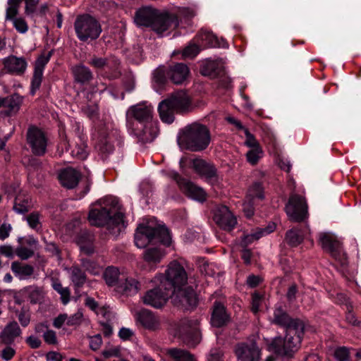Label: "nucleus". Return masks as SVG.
Wrapping results in <instances>:
<instances>
[{"label":"nucleus","mask_w":361,"mask_h":361,"mask_svg":"<svg viewBox=\"0 0 361 361\" xmlns=\"http://www.w3.org/2000/svg\"><path fill=\"white\" fill-rule=\"evenodd\" d=\"M195 16V11L188 7L179 8L175 14L145 6L135 11L133 23H181L183 20H192Z\"/></svg>","instance_id":"obj_1"},{"label":"nucleus","mask_w":361,"mask_h":361,"mask_svg":"<svg viewBox=\"0 0 361 361\" xmlns=\"http://www.w3.org/2000/svg\"><path fill=\"white\" fill-rule=\"evenodd\" d=\"M135 244L139 248H145L151 244L160 243L170 246L171 236L165 225L153 222L140 224L134 235Z\"/></svg>","instance_id":"obj_2"},{"label":"nucleus","mask_w":361,"mask_h":361,"mask_svg":"<svg viewBox=\"0 0 361 361\" xmlns=\"http://www.w3.org/2000/svg\"><path fill=\"white\" fill-rule=\"evenodd\" d=\"M210 142L211 134L209 128L197 122L186 126L178 137L179 144L191 152L204 150Z\"/></svg>","instance_id":"obj_3"},{"label":"nucleus","mask_w":361,"mask_h":361,"mask_svg":"<svg viewBox=\"0 0 361 361\" xmlns=\"http://www.w3.org/2000/svg\"><path fill=\"white\" fill-rule=\"evenodd\" d=\"M305 332H286L285 337H274L267 345V350L276 356L291 359L301 346Z\"/></svg>","instance_id":"obj_4"},{"label":"nucleus","mask_w":361,"mask_h":361,"mask_svg":"<svg viewBox=\"0 0 361 361\" xmlns=\"http://www.w3.org/2000/svg\"><path fill=\"white\" fill-rule=\"evenodd\" d=\"M125 215L122 212H114L106 207L92 209L88 214L90 224L97 227L106 226L112 233H120L121 228H125Z\"/></svg>","instance_id":"obj_5"},{"label":"nucleus","mask_w":361,"mask_h":361,"mask_svg":"<svg viewBox=\"0 0 361 361\" xmlns=\"http://www.w3.org/2000/svg\"><path fill=\"white\" fill-rule=\"evenodd\" d=\"M188 281L187 273L183 267L176 261L169 264L165 273V278L161 282L174 294L177 288L185 285Z\"/></svg>","instance_id":"obj_6"},{"label":"nucleus","mask_w":361,"mask_h":361,"mask_svg":"<svg viewBox=\"0 0 361 361\" xmlns=\"http://www.w3.org/2000/svg\"><path fill=\"white\" fill-rule=\"evenodd\" d=\"M178 337L190 348L195 347L201 341V334L197 320L182 319L178 327Z\"/></svg>","instance_id":"obj_7"},{"label":"nucleus","mask_w":361,"mask_h":361,"mask_svg":"<svg viewBox=\"0 0 361 361\" xmlns=\"http://www.w3.org/2000/svg\"><path fill=\"white\" fill-rule=\"evenodd\" d=\"M285 209L289 219L293 222H302L308 215L307 204L305 197L297 194L290 196Z\"/></svg>","instance_id":"obj_8"},{"label":"nucleus","mask_w":361,"mask_h":361,"mask_svg":"<svg viewBox=\"0 0 361 361\" xmlns=\"http://www.w3.org/2000/svg\"><path fill=\"white\" fill-rule=\"evenodd\" d=\"M271 323L286 329V332H305V323L299 318L291 317L281 307L274 312Z\"/></svg>","instance_id":"obj_9"},{"label":"nucleus","mask_w":361,"mask_h":361,"mask_svg":"<svg viewBox=\"0 0 361 361\" xmlns=\"http://www.w3.org/2000/svg\"><path fill=\"white\" fill-rule=\"evenodd\" d=\"M171 298L173 305L183 311L194 310L199 301L196 292L190 286L177 288Z\"/></svg>","instance_id":"obj_10"},{"label":"nucleus","mask_w":361,"mask_h":361,"mask_svg":"<svg viewBox=\"0 0 361 361\" xmlns=\"http://www.w3.org/2000/svg\"><path fill=\"white\" fill-rule=\"evenodd\" d=\"M27 143L35 156H43L47 152V137L44 131L36 126H31L26 134Z\"/></svg>","instance_id":"obj_11"},{"label":"nucleus","mask_w":361,"mask_h":361,"mask_svg":"<svg viewBox=\"0 0 361 361\" xmlns=\"http://www.w3.org/2000/svg\"><path fill=\"white\" fill-rule=\"evenodd\" d=\"M161 282L156 288L149 290L143 296V302L154 308H161L173 295Z\"/></svg>","instance_id":"obj_12"},{"label":"nucleus","mask_w":361,"mask_h":361,"mask_svg":"<svg viewBox=\"0 0 361 361\" xmlns=\"http://www.w3.org/2000/svg\"><path fill=\"white\" fill-rule=\"evenodd\" d=\"M234 353L238 361L261 360L262 350L255 339L237 343Z\"/></svg>","instance_id":"obj_13"},{"label":"nucleus","mask_w":361,"mask_h":361,"mask_svg":"<svg viewBox=\"0 0 361 361\" xmlns=\"http://www.w3.org/2000/svg\"><path fill=\"white\" fill-rule=\"evenodd\" d=\"M171 176L187 197L202 203L207 200V195L203 188L181 177L176 172L172 173Z\"/></svg>","instance_id":"obj_14"},{"label":"nucleus","mask_w":361,"mask_h":361,"mask_svg":"<svg viewBox=\"0 0 361 361\" xmlns=\"http://www.w3.org/2000/svg\"><path fill=\"white\" fill-rule=\"evenodd\" d=\"M116 133L111 124H104L100 127L98 142L95 147L102 159L106 158L114 151V147L112 142Z\"/></svg>","instance_id":"obj_15"},{"label":"nucleus","mask_w":361,"mask_h":361,"mask_svg":"<svg viewBox=\"0 0 361 361\" xmlns=\"http://www.w3.org/2000/svg\"><path fill=\"white\" fill-rule=\"evenodd\" d=\"M319 242L322 247L335 259L341 262L342 264H345L346 259L343 253L341 243L334 235L329 233H322L319 236Z\"/></svg>","instance_id":"obj_16"},{"label":"nucleus","mask_w":361,"mask_h":361,"mask_svg":"<svg viewBox=\"0 0 361 361\" xmlns=\"http://www.w3.org/2000/svg\"><path fill=\"white\" fill-rule=\"evenodd\" d=\"M214 221L222 229L232 231L237 224V219L226 206H221L216 209Z\"/></svg>","instance_id":"obj_17"},{"label":"nucleus","mask_w":361,"mask_h":361,"mask_svg":"<svg viewBox=\"0 0 361 361\" xmlns=\"http://www.w3.org/2000/svg\"><path fill=\"white\" fill-rule=\"evenodd\" d=\"M52 55V51L47 53V55L41 54L35 61L34 73L31 82V94H35L37 90H39L42 81L43 71L49 61Z\"/></svg>","instance_id":"obj_18"},{"label":"nucleus","mask_w":361,"mask_h":361,"mask_svg":"<svg viewBox=\"0 0 361 361\" xmlns=\"http://www.w3.org/2000/svg\"><path fill=\"white\" fill-rule=\"evenodd\" d=\"M152 109L145 104H138L130 106L126 113V118L128 123L135 119L140 123H147L152 120Z\"/></svg>","instance_id":"obj_19"},{"label":"nucleus","mask_w":361,"mask_h":361,"mask_svg":"<svg viewBox=\"0 0 361 361\" xmlns=\"http://www.w3.org/2000/svg\"><path fill=\"white\" fill-rule=\"evenodd\" d=\"M231 322V316L227 312L226 307L219 301H215L212 306L211 324L213 326L221 328L226 326Z\"/></svg>","instance_id":"obj_20"},{"label":"nucleus","mask_w":361,"mask_h":361,"mask_svg":"<svg viewBox=\"0 0 361 361\" xmlns=\"http://www.w3.org/2000/svg\"><path fill=\"white\" fill-rule=\"evenodd\" d=\"M166 99L176 109V113L188 111L191 106V99L185 90L175 92Z\"/></svg>","instance_id":"obj_21"},{"label":"nucleus","mask_w":361,"mask_h":361,"mask_svg":"<svg viewBox=\"0 0 361 361\" xmlns=\"http://www.w3.org/2000/svg\"><path fill=\"white\" fill-rule=\"evenodd\" d=\"M95 237L93 233L87 230H81L75 237V242L80 250L87 255L94 252V243Z\"/></svg>","instance_id":"obj_22"},{"label":"nucleus","mask_w":361,"mask_h":361,"mask_svg":"<svg viewBox=\"0 0 361 361\" xmlns=\"http://www.w3.org/2000/svg\"><path fill=\"white\" fill-rule=\"evenodd\" d=\"M75 30L81 41L97 39L102 32L100 24H75Z\"/></svg>","instance_id":"obj_23"},{"label":"nucleus","mask_w":361,"mask_h":361,"mask_svg":"<svg viewBox=\"0 0 361 361\" xmlns=\"http://www.w3.org/2000/svg\"><path fill=\"white\" fill-rule=\"evenodd\" d=\"M81 178V173L72 167H68L61 171L59 179L63 187L67 189H73Z\"/></svg>","instance_id":"obj_24"},{"label":"nucleus","mask_w":361,"mask_h":361,"mask_svg":"<svg viewBox=\"0 0 361 361\" xmlns=\"http://www.w3.org/2000/svg\"><path fill=\"white\" fill-rule=\"evenodd\" d=\"M192 166L195 172L201 177L212 180L217 177V169L215 166L202 159H195Z\"/></svg>","instance_id":"obj_25"},{"label":"nucleus","mask_w":361,"mask_h":361,"mask_svg":"<svg viewBox=\"0 0 361 361\" xmlns=\"http://www.w3.org/2000/svg\"><path fill=\"white\" fill-rule=\"evenodd\" d=\"M189 73V68L183 63H176L171 66L168 70L169 78L176 85L182 84L187 79Z\"/></svg>","instance_id":"obj_26"},{"label":"nucleus","mask_w":361,"mask_h":361,"mask_svg":"<svg viewBox=\"0 0 361 361\" xmlns=\"http://www.w3.org/2000/svg\"><path fill=\"white\" fill-rule=\"evenodd\" d=\"M22 334L18 322L15 320L8 323L0 334L1 343L9 345L14 343L15 339Z\"/></svg>","instance_id":"obj_27"},{"label":"nucleus","mask_w":361,"mask_h":361,"mask_svg":"<svg viewBox=\"0 0 361 361\" xmlns=\"http://www.w3.org/2000/svg\"><path fill=\"white\" fill-rule=\"evenodd\" d=\"M4 68L10 73L22 75L26 70L27 62L23 57L11 55L4 59Z\"/></svg>","instance_id":"obj_28"},{"label":"nucleus","mask_w":361,"mask_h":361,"mask_svg":"<svg viewBox=\"0 0 361 361\" xmlns=\"http://www.w3.org/2000/svg\"><path fill=\"white\" fill-rule=\"evenodd\" d=\"M73 81L81 85L89 84L93 79L91 70L82 63L75 65L71 68Z\"/></svg>","instance_id":"obj_29"},{"label":"nucleus","mask_w":361,"mask_h":361,"mask_svg":"<svg viewBox=\"0 0 361 361\" xmlns=\"http://www.w3.org/2000/svg\"><path fill=\"white\" fill-rule=\"evenodd\" d=\"M200 73L204 76L214 79L224 73V67L219 61L207 60L200 66Z\"/></svg>","instance_id":"obj_30"},{"label":"nucleus","mask_w":361,"mask_h":361,"mask_svg":"<svg viewBox=\"0 0 361 361\" xmlns=\"http://www.w3.org/2000/svg\"><path fill=\"white\" fill-rule=\"evenodd\" d=\"M165 255L166 251L164 248L152 245L145 247L142 259L148 264H157L161 261Z\"/></svg>","instance_id":"obj_31"},{"label":"nucleus","mask_w":361,"mask_h":361,"mask_svg":"<svg viewBox=\"0 0 361 361\" xmlns=\"http://www.w3.org/2000/svg\"><path fill=\"white\" fill-rule=\"evenodd\" d=\"M137 320L143 327L150 330L155 329L159 325V319L147 309H142L137 313Z\"/></svg>","instance_id":"obj_32"},{"label":"nucleus","mask_w":361,"mask_h":361,"mask_svg":"<svg viewBox=\"0 0 361 361\" xmlns=\"http://www.w3.org/2000/svg\"><path fill=\"white\" fill-rule=\"evenodd\" d=\"M140 283L133 278H127L125 275H122L121 281L117 286V292L131 295L135 294L140 290Z\"/></svg>","instance_id":"obj_33"},{"label":"nucleus","mask_w":361,"mask_h":361,"mask_svg":"<svg viewBox=\"0 0 361 361\" xmlns=\"http://www.w3.org/2000/svg\"><path fill=\"white\" fill-rule=\"evenodd\" d=\"M24 0H8L6 9V20L12 23H26L21 17H18L19 8Z\"/></svg>","instance_id":"obj_34"},{"label":"nucleus","mask_w":361,"mask_h":361,"mask_svg":"<svg viewBox=\"0 0 361 361\" xmlns=\"http://www.w3.org/2000/svg\"><path fill=\"white\" fill-rule=\"evenodd\" d=\"M158 111L160 118L163 122L166 123H171L173 122L176 109L171 106L166 99L159 103Z\"/></svg>","instance_id":"obj_35"},{"label":"nucleus","mask_w":361,"mask_h":361,"mask_svg":"<svg viewBox=\"0 0 361 361\" xmlns=\"http://www.w3.org/2000/svg\"><path fill=\"white\" fill-rule=\"evenodd\" d=\"M196 43L204 47H214L217 45L216 37L210 31L201 29L194 38Z\"/></svg>","instance_id":"obj_36"},{"label":"nucleus","mask_w":361,"mask_h":361,"mask_svg":"<svg viewBox=\"0 0 361 361\" xmlns=\"http://www.w3.org/2000/svg\"><path fill=\"white\" fill-rule=\"evenodd\" d=\"M70 271L71 280L74 285L75 293H78L79 289L82 287L87 281V275L78 266H72L70 269Z\"/></svg>","instance_id":"obj_37"},{"label":"nucleus","mask_w":361,"mask_h":361,"mask_svg":"<svg viewBox=\"0 0 361 361\" xmlns=\"http://www.w3.org/2000/svg\"><path fill=\"white\" fill-rule=\"evenodd\" d=\"M122 275L118 268L108 267L103 274V278L109 286H115L117 290V286L121 281Z\"/></svg>","instance_id":"obj_38"},{"label":"nucleus","mask_w":361,"mask_h":361,"mask_svg":"<svg viewBox=\"0 0 361 361\" xmlns=\"http://www.w3.org/2000/svg\"><path fill=\"white\" fill-rule=\"evenodd\" d=\"M167 355L174 361H197L195 355L185 349L170 348L167 350Z\"/></svg>","instance_id":"obj_39"},{"label":"nucleus","mask_w":361,"mask_h":361,"mask_svg":"<svg viewBox=\"0 0 361 361\" xmlns=\"http://www.w3.org/2000/svg\"><path fill=\"white\" fill-rule=\"evenodd\" d=\"M11 270L20 279L30 277L34 273V267L30 264H23L15 261L11 263Z\"/></svg>","instance_id":"obj_40"},{"label":"nucleus","mask_w":361,"mask_h":361,"mask_svg":"<svg viewBox=\"0 0 361 361\" xmlns=\"http://www.w3.org/2000/svg\"><path fill=\"white\" fill-rule=\"evenodd\" d=\"M20 98L17 94L7 97L5 106L6 109L4 111V114L7 116H11L16 114L20 109Z\"/></svg>","instance_id":"obj_41"},{"label":"nucleus","mask_w":361,"mask_h":361,"mask_svg":"<svg viewBox=\"0 0 361 361\" xmlns=\"http://www.w3.org/2000/svg\"><path fill=\"white\" fill-rule=\"evenodd\" d=\"M286 242L291 247H297L303 241L300 231L296 228L287 231L285 236Z\"/></svg>","instance_id":"obj_42"},{"label":"nucleus","mask_w":361,"mask_h":361,"mask_svg":"<svg viewBox=\"0 0 361 361\" xmlns=\"http://www.w3.org/2000/svg\"><path fill=\"white\" fill-rule=\"evenodd\" d=\"M52 287L60 294L61 302L66 305L70 301V289L68 287L63 288L58 279H52Z\"/></svg>","instance_id":"obj_43"},{"label":"nucleus","mask_w":361,"mask_h":361,"mask_svg":"<svg viewBox=\"0 0 361 361\" xmlns=\"http://www.w3.org/2000/svg\"><path fill=\"white\" fill-rule=\"evenodd\" d=\"M264 197V188L262 184L260 182L254 183L247 190L246 199L255 201L256 198L262 200Z\"/></svg>","instance_id":"obj_44"},{"label":"nucleus","mask_w":361,"mask_h":361,"mask_svg":"<svg viewBox=\"0 0 361 361\" xmlns=\"http://www.w3.org/2000/svg\"><path fill=\"white\" fill-rule=\"evenodd\" d=\"M200 46L197 45L196 42L190 43L182 51H175L173 53V55L181 54L183 59H193L200 53Z\"/></svg>","instance_id":"obj_45"},{"label":"nucleus","mask_w":361,"mask_h":361,"mask_svg":"<svg viewBox=\"0 0 361 361\" xmlns=\"http://www.w3.org/2000/svg\"><path fill=\"white\" fill-rule=\"evenodd\" d=\"M30 202L27 198L17 196L15 199L13 209L19 214H25L30 209Z\"/></svg>","instance_id":"obj_46"},{"label":"nucleus","mask_w":361,"mask_h":361,"mask_svg":"<svg viewBox=\"0 0 361 361\" xmlns=\"http://www.w3.org/2000/svg\"><path fill=\"white\" fill-rule=\"evenodd\" d=\"M168 70L164 66H159L153 72V80L158 85H164L169 78Z\"/></svg>","instance_id":"obj_47"},{"label":"nucleus","mask_w":361,"mask_h":361,"mask_svg":"<svg viewBox=\"0 0 361 361\" xmlns=\"http://www.w3.org/2000/svg\"><path fill=\"white\" fill-rule=\"evenodd\" d=\"M143 30L154 31L159 37H162L164 32L169 29L170 24H137Z\"/></svg>","instance_id":"obj_48"},{"label":"nucleus","mask_w":361,"mask_h":361,"mask_svg":"<svg viewBox=\"0 0 361 361\" xmlns=\"http://www.w3.org/2000/svg\"><path fill=\"white\" fill-rule=\"evenodd\" d=\"M25 3V13L27 16L30 17L31 20H35L36 17L37 6L39 4V0H24Z\"/></svg>","instance_id":"obj_49"},{"label":"nucleus","mask_w":361,"mask_h":361,"mask_svg":"<svg viewBox=\"0 0 361 361\" xmlns=\"http://www.w3.org/2000/svg\"><path fill=\"white\" fill-rule=\"evenodd\" d=\"M262 236V231H257L254 233L245 235L240 242V245L243 248L247 247L254 240L259 239Z\"/></svg>","instance_id":"obj_50"},{"label":"nucleus","mask_w":361,"mask_h":361,"mask_svg":"<svg viewBox=\"0 0 361 361\" xmlns=\"http://www.w3.org/2000/svg\"><path fill=\"white\" fill-rule=\"evenodd\" d=\"M45 243V250L49 252L52 256H56L58 259H61V250L59 246L54 242H48L44 239Z\"/></svg>","instance_id":"obj_51"},{"label":"nucleus","mask_w":361,"mask_h":361,"mask_svg":"<svg viewBox=\"0 0 361 361\" xmlns=\"http://www.w3.org/2000/svg\"><path fill=\"white\" fill-rule=\"evenodd\" d=\"M346 316L345 320L353 326H358L361 322L356 317L355 314L353 312L352 304H346Z\"/></svg>","instance_id":"obj_52"},{"label":"nucleus","mask_w":361,"mask_h":361,"mask_svg":"<svg viewBox=\"0 0 361 361\" xmlns=\"http://www.w3.org/2000/svg\"><path fill=\"white\" fill-rule=\"evenodd\" d=\"M262 152L261 147H255L249 150L246 154L247 161L252 165H255L259 159V154Z\"/></svg>","instance_id":"obj_53"},{"label":"nucleus","mask_w":361,"mask_h":361,"mask_svg":"<svg viewBox=\"0 0 361 361\" xmlns=\"http://www.w3.org/2000/svg\"><path fill=\"white\" fill-rule=\"evenodd\" d=\"M18 319L22 326L26 327L30 322V314L28 310L25 307H22L20 311L17 314Z\"/></svg>","instance_id":"obj_54"},{"label":"nucleus","mask_w":361,"mask_h":361,"mask_svg":"<svg viewBox=\"0 0 361 361\" xmlns=\"http://www.w3.org/2000/svg\"><path fill=\"white\" fill-rule=\"evenodd\" d=\"M334 356L338 361H350V353L345 347H340L335 350Z\"/></svg>","instance_id":"obj_55"},{"label":"nucleus","mask_w":361,"mask_h":361,"mask_svg":"<svg viewBox=\"0 0 361 361\" xmlns=\"http://www.w3.org/2000/svg\"><path fill=\"white\" fill-rule=\"evenodd\" d=\"M42 290L38 287H35L29 292V299L31 303L36 304L42 299Z\"/></svg>","instance_id":"obj_56"},{"label":"nucleus","mask_w":361,"mask_h":361,"mask_svg":"<svg viewBox=\"0 0 361 361\" xmlns=\"http://www.w3.org/2000/svg\"><path fill=\"white\" fill-rule=\"evenodd\" d=\"M244 133H245V135L246 137L245 144L247 147H251V148L260 147L258 141L255 139V136L249 131V130L247 128L244 129Z\"/></svg>","instance_id":"obj_57"},{"label":"nucleus","mask_w":361,"mask_h":361,"mask_svg":"<svg viewBox=\"0 0 361 361\" xmlns=\"http://www.w3.org/2000/svg\"><path fill=\"white\" fill-rule=\"evenodd\" d=\"M15 252L23 260L27 259L34 255V251L25 247H18Z\"/></svg>","instance_id":"obj_58"},{"label":"nucleus","mask_w":361,"mask_h":361,"mask_svg":"<svg viewBox=\"0 0 361 361\" xmlns=\"http://www.w3.org/2000/svg\"><path fill=\"white\" fill-rule=\"evenodd\" d=\"M26 220L29 226L33 229H37L39 225V214L38 212H32L26 216Z\"/></svg>","instance_id":"obj_59"},{"label":"nucleus","mask_w":361,"mask_h":361,"mask_svg":"<svg viewBox=\"0 0 361 361\" xmlns=\"http://www.w3.org/2000/svg\"><path fill=\"white\" fill-rule=\"evenodd\" d=\"M254 203L255 201L245 198V202L243 204V212L247 218L252 217L254 214Z\"/></svg>","instance_id":"obj_60"},{"label":"nucleus","mask_w":361,"mask_h":361,"mask_svg":"<svg viewBox=\"0 0 361 361\" xmlns=\"http://www.w3.org/2000/svg\"><path fill=\"white\" fill-rule=\"evenodd\" d=\"M80 262L82 267L90 273H94L97 268V263L91 259L82 258Z\"/></svg>","instance_id":"obj_61"},{"label":"nucleus","mask_w":361,"mask_h":361,"mask_svg":"<svg viewBox=\"0 0 361 361\" xmlns=\"http://www.w3.org/2000/svg\"><path fill=\"white\" fill-rule=\"evenodd\" d=\"M82 312L80 310H78L75 314L68 319L66 324L68 326L79 325L82 322Z\"/></svg>","instance_id":"obj_62"},{"label":"nucleus","mask_w":361,"mask_h":361,"mask_svg":"<svg viewBox=\"0 0 361 361\" xmlns=\"http://www.w3.org/2000/svg\"><path fill=\"white\" fill-rule=\"evenodd\" d=\"M43 338L47 344L56 345L57 343L56 332L53 330L48 329L44 332Z\"/></svg>","instance_id":"obj_63"},{"label":"nucleus","mask_w":361,"mask_h":361,"mask_svg":"<svg viewBox=\"0 0 361 361\" xmlns=\"http://www.w3.org/2000/svg\"><path fill=\"white\" fill-rule=\"evenodd\" d=\"M89 64L96 68L101 69L105 66H107L108 62H107V59L105 58H98V57L94 56L89 61Z\"/></svg>","instance_id":"obj_64"}]
</instances>
